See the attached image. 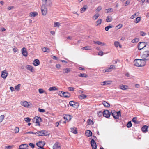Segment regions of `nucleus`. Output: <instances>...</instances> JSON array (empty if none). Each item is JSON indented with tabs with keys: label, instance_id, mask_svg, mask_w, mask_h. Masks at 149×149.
Returning <instances> with one entry per match:
<instances>
[{
	"label": "nucleus",
	"instance_id": "1",
	"mask_svg": "<svg viewBox=\"0 0 149 149\" xmlns=\"http://www.w3.org/2000/svg\"><path fill=\"white\" fill-rule=\"evenodd\" d=\"M146 64V61L142 59H136L134 61V65L137 67L143 66Z\"/></svg>",
	"mask_w": 149,
	"mask_h": 149
},
{
	"label": "nucleus",
	"instance_id": "2",
	"mask_svg": "<svg viewBox=\"0 0 149 149\" xmlns=\"http://www.w3.org/2000/svg\"><path fill=\"white\" fill-rule=\"evenodd\" d=\"M141 58L142 59L145 61L149 60V51H145L143 54L142 55Z\"/></svg>",
	"mask_w": 149,
	"mask_h": 149
},
{
	"label": "nucleus",
	"instance_id": "3",
	"mask_svg": "<svg viewBox=\"0 0 149 149\" xmlns=\"http://www.w3.org/2000/svg\"><path fill=\"white\" fill-rule=\"evenodd\" d=\"M32 120L36 123V125H40L39 123L41 121V118L40 117L36 116L33 118Z\"/></svg>",
	"mask_w": 149,
	"mask_h": 149
},
{
	"label": "nucleus",
	"instance_id": "4",
	"mask_svg": "<svg viewBox=\"0 0 149 149\" xmlns=\"http://www.w3.org/2000/svg\"><path fill=\"white\" fill-rule=\"evenodd\" d=\"M35 134H38L39 136H46L48 134L47 132L45 130H42L40 131H38L35 132Z\"/></svg>",
	"mask_w": 149,
	"mask_h": 149
},
{
	"label": "nucleus",
	"instance_id": "5",
	"mask_svg": "<svg viewBox=\"0 0 149 149\" xmlns=\"http://www.w3.org/2000/svg\"><path fill=\"white\" fill-rule=\"evenodd\" d=\"M147 44V43L144 42H139L138 44V49L139 50H141L146 46Z\"/></svg>",
	"mask_w": 149,
	"mask_h": 149
},
{
	"label": "nucleus",
	"instance_id": "6",
	"mask_svg": "<svg viewBox=\"0 0 149 149\" xmlns=\"http://www.w3.org/2000/svg\"><path fill=\"white\" fill-rule=\"evenodd\" d=\"M103 116L104 117L108 118L109 117L111 113L108 110H105L103 112Z\"/></svg>",
	"mask_w": 149,
	"mask_h": 149
},
{
	"label": "nucleus",
	"instance_id": "7",
	"mask_svg": "<svg viewBox=\"0 0 149 149\" xmlns=\"http://www.w3.org/2000/svg\"><path fill=\"white\" fill-rule=\"evenodd\" d=\"M53 149H61V146L58 142H56L53 146Z\"/></svg>",
	"mask_w": 149,
	"mask_h": 149
},
{
	"label": "nucleus",
	"instance_id": "8",
	"mask_svg": "<svg viewBox=\"0 0 149 149\" xmlns=\"http://www.w3.org/2000/svg\"><path fill=\"white\" fill-rule=\"evenodd\" d=\"M22 55L25 57H26L28 55V53L25 47H23L21 50Z\"/></svg>",
	"mask_w": 149,
	"mask_h": 149
},
{
	"label": "nucleus",
	"instance_id": "9",
	"mask_svg": "<svg viewBox=\"0 0 149 149\" xmlns=\"http://www.w3.org/2000/svg\"><path fill=\"white\" fill-rule=\"evenodd\" d=\"M6 70H5L1 72V77L3 79L6 78L8 76V73L6 72Z\"/></svg>",
	"mask_w": 149,
	"mask_h": 149
},
{
	"label": "nucleus",
	"instance_id": "10",
	"mask_svg": "<svg viewBox=\"0 0 149 149\" xmlns=\"http://www.w3.org/2000/svg\"><path fill=\"white\" fill-rule=\"evenodd\" d=\"M45 145V143L44 142L42 141H40L38 143H36L37 146L40 148V147H43Z\"/></svg>",
	"mask_w": 149,
	"mask_h": 149
},
{
	"label": "nucleus",
	"instance_id": "11",
	"mask_svg": "<svg viewBox=\"0 0 149 149\" xmlns=\"http://www.w3.org/2000/svg\"><path fill=\"white\" fill-rule=\"evenodd\" d=\"M112 81H107L101 82V85L102 86H104L105 85H110L111 84Z\"/></svg>",
	"mask_w": 149,
	"mask_h": 149
},
{
	"label": "nucleus",
	"instance_id": "12",
	"mask_svg": "<svg viewBox=\"0 0 149 149\" xmlns=\"http://www.w3.org/2000/svg\"><path fill=\"white\" fill-rule=\"evenodd\" d=\"M33 64L35 66L38 65L40 64L39 60L37 59L34 60L33 61Z\"/></svg>",
	"mask_w": 149,
	"mask_h": 149
},
{
	"label": "nucleus",
	"instance_id": "13",
	"mask_svg": "<svg viewBox=\"0 0 149 149\" xmlns=\"http://www.w3.org/2000/svg\"><path fill=\"white\" fill-rule=\"evenodd\" d=\"M63 97H64L69 98L70 97V94L68 92H63Z\"/></svg>",
	"mask_w": 149,
	"mask_h": 149
},
{
	"label": "nucleus",
	"instance_id": "14",
	"mask_svg": "<svg viewBox=\"0 0 149 149\" xmlns=\"http://www.w3.org/2000/svg\"><path fill=\"white\" fill-rule=\"evenodd\" d=\"M21 104L22 106L26 107H28L29 106L27 102L26 101H23L21 102Z\"/></svg>",
	"mask_w": 149,
	"mask_h": 149
},
{
	"label": "nucleus",
	"instance_id": "15",
	"mask_svg": "<svg viewBox=\"0 0 149 149\" xmlns=\"http://www.w3.org/2000/svg\"><path fill=\"white\" fill-rule=\"evenodd\" d=\"M85 134L88 137L91 136L92 134V132L89 130H87Z\"/></svg>",
	"mask_w": 149,
	"mask_h": 149
},
{
	"label": "nucleus",
	"instance_id": "16",
	"mask_svg": "<svg viewBox=\"0 0 149 149\" xmlns=\"http://www.w3.org/2000/svg\"><path fill=\"white\" fill-rule=\"evenodd\" d=\"M64 118L68 121H70L72 118L71 116L69 115H66L64 117Z\"/></svg>",
	"mask_w": 149,
	"mask_h": 149
},
{
	"label": "nucleus",
	"instance_id": "17",
	"mask_svg": "<svg viewBox=\"0 0 149 149\" xmlns=\"http://www.w3.org/2000/svg\"><path fill=\"white\" fill-rule=\"evenodd\" d=\"M38 15V13L37 12H31L30 13V16L31 17H35Z\"/></svg>",
	"mask_w": 149,
	"mask_h": 149
},
{
	"label": "nucleus",
	"instance_id": "18",
	"mask_svg": "<svg viewBox=\"0 0 149 149\" xmlns=\"http://www.w3.org/2000/svg\"><path fill=\"white\" fill-rule=\"evenodd\" d=\"M128 86L127 85H121L119 86V88L123 90H126L127 89Z\"/></svg>",
	"mask_w": 149,
	"mask_h": 149
},
{
	"label": "nucleus",
	"instance_id": "19",
	"mask_svg": "<svg viewBox=\"0 0 149 149\" xmlns=\"http://www.w3.org/2000/svg\"><path fill=\"white\" fill-rule=\"evenodd\" d=\"M26 68L28 70L32 72H33L34 70L33 69V67L29 65H27L26 66Z\"/></svg>",
	"mask_w": 149,
	"mask_h": 149
},
{
	"label": "nucleus",
	"instance_id": "20",
	"mask_svg": "<svg viewBox=\"0 0 149 149\" xmlns=\"http://www.w3.org/2000/svg\"><path fill=\"white\" fill-rule=\"evenodd\" d=\"M93 42L94 44H97L98 45H101V46H104L105 45V44L104 42H102L100 41H93Z\"/></svg>",
	"mask_w": 149,
	"mask_h": 149
},
{
	"label": "nucleus",
	"instance_id": "21",
	"mask_svg": "<svg viewBox=\"0 0 149 149\" xmlns=\"http://www.w3.org/2000/svg\"><path fill=\"white\" fill-rule=\"evenodd\" d=\"M69 104L70 106H72L73 107H75V106L76 104H77V103L73 101H71L69 102Z\"/></svg>",
	"mask_w": 149,
	"mask_h": 149
},
{
	"label": "nucleus",
	"instance_id": "22",
	"mask_svg": "<svg viewBox=\"0 0 149 149\" xmlns=\"http://www.w3.org/2000/svg\"><path fill=\"white\" fill-rule=\"evenodd\" d=\"M148 127V126H147L146 125L143 126L141 128V130L143 132H146L148 131L147 130Z\"/></svg>",
	"mask_w": 149,
	"mask_h": 149
},
{
	"label": "nucleus",
	"instance_id": "23",
	"mask_svg": "<svg viewBox=\"0 0 149 149\" xmlns=\"http://www.w3.org/2000/svg\"><path fill=\"white\" fill-rule=\"evenodd\" d=\"M87 97L86 95L84 94H82L81 95H80L78 96V97L80 99L82 100L83 99H84L86 98Z\"/></svg>",
	"mask_w": 149,
	"mask_h": 149
},
{
	"label": "nucleus",
	"instance_id": "24",
	"mask_svg": "<svg viewBox=\"0 0 149 149\" xmlns=\"http://www.w3.org/2000/svg\"><path fill=\"white\" fill-rule=\"evenodd\" d=\"M70 71V68H66L63 69V72L64 74L69 73Z\"/></svg>",
	"mask_w": 149,
	"mask_h": 149
},
{
	"label": "nucleus",
	"instance_id": "25",
	"mask_svg": "<svg viewBox=\"0 0 149 149\" xmlns=\"http://www.w3.org/2000/svg\"><path fill=\"white\" fill-rule=\"evenodd\" d=\"M114 45L116 47H118V46L120 48L121 47V45L119 43L118 41H115L114 43Z\"/></svg>",
	"mask_w": 149,
	"mask_h": 149
},
{
	"label": "nucleus",
	"instance_id": "26",
	"mask_svg": "<svg viewBox=\"0 0 149 149\" xmlns=\"http://www.w3.org/2000/svg\"><path fill=\"white\" fill-rule=\"evenodd\" d=\"M81 49L82 50H91V48L90 46H85L82 48H81Z\"/></svg>",
	"mask_w": 149,
	"mask_h": 149
},
{
	"label": "nucleus",
	"instance_id": "27",
	"mask_svg": "<svg viewBox=\"0 0 149 149\" xmlns=\"http://www.w3.org/2000/svg\"><path fill=\"white\" fill-rule=\"evenodd\" d=\"M100 15L99 14H95L92 17V19L94 20H96L99 17Z\"/></svg>",
	"mask_w": 149,
	"mask_h": 149
},
{
	"label": "nucleus",
	"instance_id": "28",
	"mask_svg": "<svg viewBox=\"0 0 149 149\" xmlns=\"http://www.w3.org/2000/svg\"><path fill=\"white\" fill-rule=\"evenodd\" d=\"M111 113L112 116L115 119H118V117L116 116V112L115 111H114L113 112H111Z\"/></svg>",
	"mask_w": 149,
	"mask_h": 149
},
{
	"label": "nucleus",
	"instance_id": "29",
	"mask_svg": "<svg viewBox=\"0 0 149 149\" xmlns=\"http://www.w3.org/2000/svg\"><path fill=\"white\" fill-rule=\"evenodd\" d=\"M112 20V17L111 16H107L106 19V21L108 22H111Z\"/></svg>",
	"mask_w": 149,
	"mask_h": 149
},
{
	"label": "nucleus",
	"instance_id": "30",
	"mask_svg": "<svg viewBox=\"0 0 149 149\" xmlns=\"http://www.w3.org/2000/svg\"><path fill=\"white\" fill-rule=\"evenodd\" d=\"M71 132L74 134H76L77 133V131L76 130V128L75 127L71 128Z\"/></svg>",
	"mask_w": 149,
	"mask_h": 149
},
{
	"label": "nucleus",
	"instance_id": "31",
	"mask_svg": "<svg viewBox=\"0 0 149 149\" xmlns=\"http://www.w3.org/2000/svg\"><path fill=\"white\" fill-rule=\"evenodd\" d=\"M87 8V6L86 5H85L81 9V12L82 13L84 12L85 11Z\"/></svg>",
	"mask_w": 149,
	"mask_h": 149
},
{
	"label": "nucleus",
	"instance_id": "32",
	"mask_svg": "<svg viewBox=\"0 0 149 149\" xmlns=\"http://www.w3.org/2000/svg\"><path fill=\"white\" fill-rule=\"evenodd\" d=\"M78 76L81 77H86L87 75L85 73H80L78 74Z\"/></svg>",
	"mask_w": 149,
	"mask_h": 149
},
{
	"label": "nucleus",
	"instance_id": "33",
	"mask_svg": "<svg viewBox=\"0 0 149 149\" xmlns=\"http://www.w3.org/2000/svg\"><path fill=\"white\" fill-rule=\"evenodd\" d=\"M102 104L104 106L107 107H109L110 106L109 104L106 101H103Z\"/></svg>",
	"mask_w": 149,
	"mask_h": 149
},
{
	"label": "nucleus",
	"instance_id": "34",
	"mask_svg": "<svg viewBox=\"0 0 149 149\" xmlns=\"http://www.w3.org/2000/svg\"><path fill=\"white\" fill-rule=\"evenodd\" d=\"M102 22V20L101 19H99L98 20H97L96 22V23L97 24L95 25V26H97L98 25H100L101 24Z\"/></svg>",
	"mask_w": 149,
	"mask_h": 149
},
{
	"label": "nucleus",
	"instance_id": "35",
	"mask_svg": "<svg viewBox=\"0 0 149 149\" xmlns=\"http://www.w3.org/2000/svg\"><path fill=\"white\" fill-rule=\"evenodd\" d=\"M41 12L42 14L43 15H46L47 13V11L46 9H41Z\"/></svg>",
	"mask_w": 149,
	"mask_h": 149
},
{
	"label": "nucleus",
	"instance_id": "36",
	"mask_svg": "<svg viewBox=\"0 0 149 149\" xmlns=\"http://www.w3.org/2000/svg\"><path fill=\"white\" fill-rule=\"evenodd\" d=\"M60 24L59 22H54V27H58L60 26Z\"/></svg>",
	"mask_w": 149,
	"mask_h": 149
},
{
	"label": "nucleus",
	"instance_id": "37",
	"mask_svg": "<svg viewBox=\"0 0 149 149\" xmlns=\"http://www.w3.org/2000/svg\"><path fill=\"white\" fill-rule=\"evenodd\" d=\"M113 27V26H112L111 24L110 25H109L108 26H107V27H105V30L106 31H108L109 29L110 28H112Z\"/></svg>",
	"mask_w": 149,
	"mask_h": 149
},
{
	"label": "nucleus",
	"instance_id": "38",
	"mask_svg": "<svg viewBox=\"0 0 149 149\" xmlns=\"http://www.w3.org/2000/svg\"><path fill=\"white\" fill-rule=\"evenodd\" d=\"M132 124L131 121L128 122L127 125V127L128 128H130L132 126Z\"/></svg>",
	"mask_w": 149,
	"mask_h": 149
},
{
	"label": "nucleus",
	"instance_id": "39",
	"mask_svg": "<svg viewBox=\"0 0 149 149\" xmlns=\"http://www.w3.org/2000/svg\"><path fill=\"white\" fill-rule=\"evenodd\" d=\"M141 20V17H137L135 19V23H137L139 22Z\"/></svg>",
	"mask_w": 149,
	"mask_h": 149
},
{
	"label": "nucleus",
	"instance_id": "40",
	"mask_svg": "<svg viewBox=\"0 0 149 149\" xmlns=\"http://www.w3.org/2000/svg\"><path fill=\"white\" fill-rule=\"evenodd\" d=\"M139 40V39L138 38H135L132 41V43L138 42Z\"/></svg>",
	"mask_w": 149,
	"mask_h": 149
},
{
	"label": "nucleus",
	"instance_id": "41",
	"mask_svg": "<svg viewBox=\"0 0 149 149\" xmlns=\"http://www.w3.org/2000/svg\"><path fill=\"white\" fill-rule=\"evenodd\" d=\"M137 118L136 117H134L132 120V121L134 122L135 123L138 124V121L136 120Z\"/></svg>",
	"mask_w": 149,
	"mask_h": 149
},
{
	"label": "nucleus",
	"instance_id": "42",
	"mask_svg": "<svg viewBox=\"0 0 149 149\" xmlns=\"http://www.w3.org/2000/svg\"><path fill=\"white\" fill-rule=\"evenodd\" d=\"M20 84H18L17 86H15V89L17 91H18L20 89Z\"/></svg>",
	"mask_w": 149,
	"mask_h": 149
},
{
	"label": "nucleus",
	"instance_id": "43",
	"mask_svg": "<svg viewBox=\"0 0 149 149\" xmlns=\"http://www.w3.org/2000/svg\"><path fill=\"white\" fill-rule=\"evenodd\" d=\"M88 124H93L94 123V122L91 120L88 119Z\"/></svg>",
	"mask_w": 149,
	"mask_h": 149
},
{
	"label": "nucleus",
	"instance_id": "44",
	"mask_svg": "<svg viewBox=\"0 0 149 149\" xmlns=\"http://www.w3.org/2000/svg\"><path fill=\"white\" fill-rule=\"evenodd\" d=\"M42 51L44 52H49V49L47 48H46L45 47H44L42 49Z\"/></svg>",
	"mask_w": 149,
	"mask_h": 149
},
{
	"label": "nucleus",
	"instance_id": "45",
	"mask_svg": "<svg viewBox=\"0 0 149 149\" xmlns=\"http://www.w3.org/2000/svg\"><path fill=\"white\" fill-rule=\"evenodd\" d=\"M103 112H102V111H100L98 113V116L99 117H100L103 115Z\"/></svg>",
	"mask_w": 149,
	"mask_h": 149
},
{
	"label": "nucleus",
	"instance_id": "46",
	"mask_svg": "<svg viewBox=\"0 0 149 149\" xmlns=\"http://www.w3.org/2000/svg\"><path fill=\"white\" fill-rule=\"evenodd\" d=\"M57 89L55 87H50L49 89V91L56 90Z\"/></svg>",
	"mask_w": 149,
	"mask_h": 149
},
{
	"label": "nucleus",
	"instance_id": "47",
	"mask_svg": "<svg viewBox=\"0 0 149 149\" xmlns=\"http://www.w3.org/2000/svg\"><path fill=\"white\" fill-rule=\"evenodd\" d=\"M111 71V70H110L109 68L108 69H104L103 70V72H110Z\"/></svg>",
	"mask_w": 149,
	"mask_h": 149
},
{
	"label": "nucleus",
	"instance_id": "48",
	"mask_svg": "<svg viewBox=\"0 0 149 149\" xmlns=\"http://www.w3.org/2000/svg\"><path fill=\"white\" fill-rule=\"evenodd\" d=\"M4 116L3 115H2L0 116V123L2 121L3 119H4Z\"/></svg>",
	"mask_w": 149,
	"mask_h": 149
},
{
	"label": "nucleus",
	"instance_id": "49",
	"mask_svg": "<svg viewBox=\"0 0 149 149\" xmlns=\"http://www.w3.org/2000/svg\"><path fill=\"white\" fill-rule=\"evenodd\" d=\"M14 146H8L5 147V149H10L12 148Z\"/></svg>",
	"mask_w": 149,
	"mask_h": 149
},
{
	"label": "nucleus",
	"instance_id": "50",
	"mask_svg": "<svg viewBox=\"0 0 149 149\" xmlns=\"http://www.w3.org/2000/svg\"><path fill=\"white\" fill-rule=\"evenodd\" d=\"M136 16V13H134L133 15H132L130 18V19H133L135 18Z\"/></svg>",
	"mask_w": 149,
	"mask_h": 149
},
{
	"label": "nucleus",
	"instance_id": "51",
	"mask_svg": "<svg viewBox=\"0 0 149 149\" xmlns=\"http://www.w3.org/2000/svg\"><path fill=\"white\" fill-rule=\"evenodd\" d=\"M112 10V8H109L107 9H106L105 10V12L106 13H109L111 12V10Z\"/></svg>",
	"mask_w": 149,
	"mask_h": 149
},
{
	"label": "nucleus",
	"instance_id": "52",
	"mask_svg": "<svg viewBox=\"0 0 149 149\" xmlns=\"http://www.w3.org/2000/svg\"><path fill=\"white\" fill-rule=\"evenodd\" d=\"M116 116L118 117V118H119V116H121V115L120 113V111H119L116 112Z\"/></svg>",
	"mask_w": 149,
	"mask_h": 149
},
{
	"label": "nucleus",
	"instance_id": "53",
	"mask_svg": "<svg viewBox=\"0 0 149 149\" xmlns=\"http://www.w3.org/2000/svg\"><path fill=\"white\" fill-rule=\"evenodd\" d=\"M109 68L110 70L111 69H115L116 68L115 66L113 65H110Z\"/></svg>",
	"mask_w": 149,
	"mask_h": 149
},
{
	"label": "nucleus",
	"instance_id": "54",
	"mask_svg": "<svg viewBox=\"0 0 149 149\" xmlns=\"http://www.w3.org/2000/svg\"><path fill=\"white\" fill-rule=\"evenodd\" d=\"M140 35L141 36H145L146 35V33L143 31H140Z\"/></svg>",
	"mask_w": 149,
	"mask_h": 149
},
{
	"label": "nucleus",
	"instance_id": "55",
	"mask_svg": "<svg viewBox=\"0 0 149 149\" xmlns=\"http://www.w3.org/2000/svg\"><path fill=\"white\" fill-rule=\"evenodd\" d=\"M19 129L18 127H15V133H18L19 132Z\"/></svg>",
	"mask_w": 149,
	"mask_h": 149
},
{
	"label": "nucleus",
	"instance_id": "56",
	"mask_svg": "<svg viewBox=\"0 0 149 149\" xmlns=\"http://www.w3.org/2000/svg\"><path fill=\"white\" fill-rule=\"evenodd\" d=\"M25 121L27 122H29L31 121V119L28 117L25 118Z\"/></svg>",
	"mask_w": 149,
	"mask_h": 149
},
{
	"label": "nucleus",
	"instance_id": "57",
	"mask_svg": "<svg viewBox=\"0 0 149 149\" xmlns=\"http://www.w3.org/2000/svg\"><path fill=\"white\" fill-rule=\"evenodd\" d=\"M39 92L40 93L42 94L44 93V91L42 89H39L38 90Z\"/></svg>",
	"mask_w": 149,
	"mask_h": 149
},
{
	"label": "nucleus",
	"instance_id": "58",
	"mask_svg": "<svg viewBox=\"0 0 149 149\" xmlns=\"http://www.w3.org/2000/svg\"><path fill=\"white\" fill-rule=\"evenodd\" d=\"M38 111L40 112H44L45 111V110L43 109H41L40 108H38Z\"/></svg>",
	"mask_w": 149,
	"mask_h": 149
},
{
	"label": "nucleus",
	"instance_id": "59",
	"mask_svg": "<svg viewBox=\"0 0 149 149\" xmlns=\"http://www.w3.org/2000/svg\"><path fill=\"white\" fill-rule=\"evenodd\" d=\"M68 89L70 91H74V88L72 87H68Z\"/></svg>",
	"mask_w": 149,
	"mask_h": 149
},
{
	"label": "nucleus",
	"instance_id": "60",
	"mask_svg": "<svg viewBox=\"0 0 149 149\" xmlns=\"http://www.w3.org/2000/svg\"><path fill=\"white\" fill-rule=\"evenodd\" d=\"M63 91H59L58 94L60 96L63 97Z\"/></svg>",
	"mask_w": 149,
	"mask_h": 149
},
{
	"label": "nucleus",
	"instance_id": "61",
	"mask_svg": "<svg viewBox=\"0 0 149 149\" xmlns=\"http://www.w3.org/2000/svg\"><path fill=\"white\" fill-rule=\"evenodd\" d=\"M123 26V25L122 24H120L118 25H117L116 27H117L118 29H119L121 28Z\"/></svg>",
	"mask_w": 149,
	"mask_h": 149
},
{
	"label": "nucleus",
	"instance_id": "62",
	"mask_svg": "<svg viewBox=\"0 0 149 149\" xmlns=\"http://www.w3.org/2000/svg\"><path fill=\"white\" fill-rule=\"evenodd\" d=\"M101 9H102L101 6H99L97 8L96 10L97 11L99 12L100 11Z\"/></svg>",
	"mask_w": 149,
	"mask_h": 149
},
{
	"label": "nucleus",
	"instance_id": "63",
	"mask_svg": "<svg viewBox=\"0 0 149 149\" xmlns=\"http://www.w3.org/2000/svg\"><path fill=\"white\" fill-rule=\"evenodd\" d=\"M29 145L33 148H34L35 147V145L32 143H30Z\"/></svg>",
	"mask_w": 149,
	"mask_h": 149
},
{
	"label": "nucleus",
	"instance_id": "64",
	"mask_svg": "<svg viewBox=\"0 0 149 149\" xmlns=\"http://www.w3.org/2000/svg\"><path fill=\"white\" fill-rule=\"evenodd\" d=\"M130 3V1H127L125 4V6H127L128 4H129Z\"/></svg>",
	"mask_w": 149,
	"mask_h": 149
}]
</instances>
